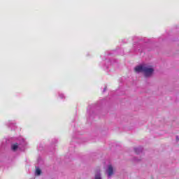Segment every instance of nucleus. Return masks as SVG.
<instances>
[{
    "label": "nucleus",
    "instance_id": "obj_1",
    "mask_svg": "<svg viewBox=\"0 0 179 179\" xmlns=\"http://www.w3.org/2000/svg\"><path fill=\"white\" fill-rule=\"evenodd\" d=\"M153 68L144 66L143 72L144 73L145 76L148 77L151 76L152 73H153Z\"/></svg>",
    "mask_w": 179,
    "mask_h": 179
},
{
    "label": "nucleus",
    "instance_id": "obj_2",
    "mask_svg": "<svg viewBox=\"0 0 179 179\" xmlns=\"http://www.w3.org/2000/svg\"><path fill=\"white\" fill-rule=\"evenodd\" d=\"M114 174V169H113V166L109 165L108 167V177H111Z\"/></svg>",
    "mask_w": 179,
    "mask_h": 179
},
{
    "label": "nucleus",
    "instance_id": "obj_3",
    "mask_svg": "<svg viewBox=\"0 0 179 179\" xmlns=\"http://www.w3.org/2000/svg\"><path fill=\"white\" fill-rule=\"evenodd\" d=\"M145 69V66H137L135 67V72H143V69Z\"/></svg>",
    "mask_w": 179,
    "mask_h": 179
},
{
    "label": "nucleus",
    "instance_id": "obj_4",
    "mask_svg": "<svg viewBox=\"0 0 179 179\" xmlns=\"http://www.w3.org/2000/svg\"><path fill=\"white\" fill-rule=\"evenodd\" d=\"M18 148H19V145H17V143L13 144L12 145V150H16Z\"/></svg>",
    "mask_w": 179,
    "mask_h": 179
},
{
    "label": "nucleus",
    "instance_id": "obj_5",
    "mask_svg": "<svg viewBox=\"0 0 179 179\" xmlns=\"http://www.w3.org/2000/svg\"><path fill=\"white\" fill-rule=\"evenodd\" d=\"M36 174H37L38 176H40V174H41V170L40 169H36Z\"/></svg>",
    "mask_w": 179,
    "mask_h": 179
},
{
    "label": "nucleus",
    "instance_id": "obj_6",
    "mask_svg": "<svg viewBox=\"0 0 179 179\" xmlns=\"http://www.w3.org/2000/svg\"><path fill=\"white\" fill-rule=\"evenodd\" d=\"M95 179H101V176H100V173H96L95 175Z\"/></svg>",
    "mask_w": 179,
    "mask_h": 179
},
{
    "label": "nucleus",
    "instance_id": "obj_7",
    "mask_svg": "<svg viewBox=\"0 0 179 179\" xmlns=\"http://www.w3.org/2000/svg\"><path fill=\"white\" fill-rule=\"evenodd\" d=\"M176 140H177V141H179L178 136H176Z\"/></svg>",
    "mask_w": 179,
    "mask_h": 179
}]
</instances>
